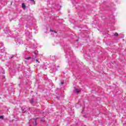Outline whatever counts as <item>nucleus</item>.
Wrapping results in <instances>:
<instances>
[{
    "instance_id": "1",
    "label": "nucleus",
    "mask_w": 126,
    "mask_h": 126,
    "mask_svg": "<svg viewBox=\"0 0 126 126\" xmlns=\"http://www.w3.org/2000/svg\"><path fill=\"white\" fill-rule=\"evenodd\" d=\"M22 7H23V8H24V9H26V5H25V4L24 3H22Z\"/></svg>"
},
{
    "instance_id": "2",
    "label": "nucleus",
    "mask_w": 126,
    "mask_h": 126,
    "mask_svg": "<svg viewBox=\"0 0 126 126\" xmlns=\"http://www.w3.org/2000/svg\"><path fill=\"white\" fill-rule=\"evenodd\" d=\"M30 103H31V104H33V103H34V99L32 98V99L30 100Z\"/></svg>"
},
{
    "instance_id": "3",
    "label": "nucleus",
    "mask_w": 126,
    "mask_h": 126,
    "mask_svg": "<svg viewBox=\"0 0 126 126\" xmlns=\"http://www.w3.org/2000/svg\"><path fill=\"white\" fill-rule=\"evenodd\" d=\"M50 32H54V33H57V32H56V31H54L51 29H50Z\"/></svg>"
},
{
    "instance_id": "4",
    "label": "nucleus",
    "mask_w": 126,
    "mask_h": 126,
    "mask_svg": "<svg viewBox=\"0 0 126 126\" xmlns=\"http://www.w3.org/2000/svg\"><path fill=\"white\" fill-rule=\"evenodd\" d=\"M34 54L35 55V56H37V55H38V51H35Z\"/></svg>"
},
{
    "instance_id": "5",
    "label": "nucleus",
    "mask_w": 126,
    "mask_h": 126,
    "mask_svg": "<svg viewBox=\"0 0 126 126\" xmlns=\"http://www.w3.org/2000/svg\"><path fill=\"white\" fill-rule=\"evenodd\" d=\"M76 92L77 94H78L79 93V92H80V90H76Z\"/></svg>"
},
{
    "instance_id": "6",
    "label": "nucleus",
    "mask_w": 126,
    "mask_h": 126,
    "mask_svg": "<svg viewBox=\"0 0 126 126\" xmlns=\"http://www.w3.org/2000/svg\"><path fill=\"white\" fill-rule=\"evenodd\" d=\"M37 119H38V118H36L35 119V120H34V125H35V126H37V123H36V121L37 120Z\"/></svg>"
},
{
    "instance_id": "7",
    "label": "nucleus",
    "mask_w": 126,
    "mask_h": 126,
    "mask_svg": "<svg viewBox=\"0 0 126 126\" xmlns=\"http://www.w3.org/2000/svg\"><path fill=\"white\" fill-rule=\"evenodd\" d=\"M114 36H119V34H118V33H117V32H115V33H114Z\"/></svg>"
},
{
    "instance_id": "8",
    "label": "nucleus",
    "mask_w": 126,
    "mask_h": 126,
    "mask_svg": "<svg viewBox=\"0 0 126 126\" xmlns=\"http://www.w3.org/2000/svg\"><path fill=\"white\" fill-rule=\"evenodd\" d=\"M29 59H31V57H29L26 59V60H29Z\"/></svg>"
},
{
    "instance_id": "9",
    "label": "nucleus",
    "mask_w": 126,
    "mask_h": 126,
    "mask_svg": "<svg viewBox=\"0 0 126 126\" xmlns=\"http://www.w3.org/2000/svg\"><path fill=\"white\" fill-rule=\"evenodd\" d=\"M0 119H3V116H0Z\"/></svg>"
},
{
    "instance_id": "10",
    "label": "nucleus",
    "mask_w": 126,
    "mask_h": 126,
    "mask_svg": "<svg viewBox=\"0 0 126 126\" xmlns=\"http://www.w3.org/2000/svg\"><path fill=\"white\" fill-rule=\"evenodd\" d=\"M35 62H38V63H39L38 60H37V59L35 60Z\"/></svg>"
},
{
    "instance_id": "11",
    "label": "nucleus",
    "mask_w": 126,
    "mask_h": 126,
    "mask_svg": "<svg viewBox=\"0 0 126 126\" xmlns=\"http://www.w3.org/2000/svg\"><path fill=\"white\" fill-rule=\"evenodd\" d=\"M63 83H64L63 82H61V84H63Z\"/></svg>"
},
{
    "instance_id": "12",
    "label": "nucleus",
    "mask_w": 126,
    "mask_h": 126,
    "mask_svg": "<svg viewBox=\"0 0 126 126\" xmlns=\"http://www.w3.org/2000/svg\"><path fill=\"white\" fill-rule=\"evenodd\" d=\"M41 121H42V122H45V121H44V120H43V121H42V120H41Z\"/></svg>"
},
{
    "instance_id": "13",
    "label": "nucleus",
    "mask_w": 126,
    "mask_h": 126,
    "mask_svg": "<svg viewBox=\"0 0 126 126\" xmlns=\"http://www.w3.org/2000/svg\"><path fill=\"white\" fill-rule=\"evenodd\" d=\"M33 3H34V4H35V2L33 1Z\"/></svg>"
},
{
    "instance_id": "14",
    "label": "nucleus",
    "mask_w": 126,
    "mask_h": 126,
    "mask_svg": "<svg viewBox=\"0 0 126 126\" xmlns=\"http://www.w3.org/2000/svg\"><path fill=\"white\" fill-rule=\"evenodd\" d=\"M31 1H33V0H30Z\"/></svg>"
},
{
    "instance_id": "15",
    "label": "nucleus",
    "mask_w": 126,
    "mask_h": 126,
    "mask_svg": "<svg viewBox=\"0 0 126 126\" xmlns=\"http://www.w3.org/2000/svg\"><path fill=\"white\" fill-rule=\"evenodd\" d=\"M1 44H0V46ZM0 48H1V47L0 46Z\"/></svg>"
},
{
    "instance_id": "16",
    "label": "nucleus",
    "mask_w": 126,
    "mask_h": 126,
    "mask_svg": "<svg viewBox=\"0 0 126 126\" xmlns=\"http://www.w3.org/2000/svg\"><path fill=\"white\" fill-rule=\"evenodd\" d=\"M11 58L12 59V57H11Z\"/></svg>"
}]
</instances>
